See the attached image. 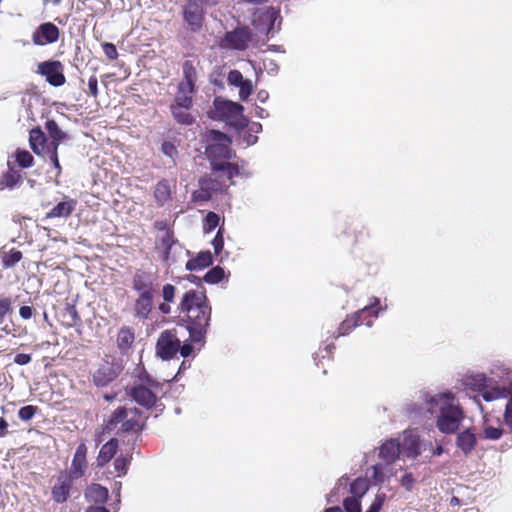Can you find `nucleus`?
I'll list each match as a JSON object with an SVG mask.
<instances>
[{
  "instance_id": "e433bc0d",
  "label": "nucleus",
  "mask_w": 512,
  "mask_h": 512,
  "mask_svg": "<svg viewBox=\"0 0 512 512\" xmlns=\"http://www.w3.org/2000/svg\"><path fill=\"white\" fill-rule=\"evenodd\" d=\"M225 271L221 266H214L204 275L203 280L208 284H217L223 280Z\"/></svg>"
},
{
  "instance_id": "680f3d73",
  "label": "nucleus",
  "mask_w": 512,
  "mask_h": 512,
  "mask_svg": "<svg viewBox=\"0 0 512 512\" xmlns=\"http://www.w3.org/2000/svg\"><path fill=\"white\" fill-rule=\"evenodd\" d=\"M196 82L183 80L178 84V90L177 92L185 93L192 95L196 92Z\"/></svg>"
},
{
  "instance_id": "4be33fe9",
  "label": "nucleus",
  "mask_w": 512,
  "mask_h": 512,
  "mask_svg": "<svg viewBox=\"0 0 512 512\" xmlns=\"http://www.w3.org/2000/svg\"><path fill=\"white\" fill-rule=\"evenodd\" d=\"M161 246L163 248V256L162 259L165 263H169L170 260V253L173 249L179 250L180 254H185V256L190 255L189 250H185L177 240L174 239L173 232L167 231L165 235L161 238Z\"/></svg>"
},
{
  "instance_id": "774afa93",
  "label": "nucleus",
  "mask_w": 512,
  "mask_h": 512,
  "mask_svg": "<svg viewBox=\"0 0 512 512\" xmlns=\"http://www.w3.org/2000/svg\"><path fill=\"white\" fill-rule=\"evenodd\" d=\"M34 309L31 306H21L19 309V315L23 320H29L32 318Z\"/></svg>"
},
{
  "instance_id": "13d9d810",
  "label": "nucleus",
  "mask_w": 512,
  "mask_h": 512,
  "mask_svg": "<svg viewBox=\"0 0 512 512\" xmlns=\"http://www.w3.org/2000/svg\"><path fill=\"white\" fill-rule=\"evenodd\" d=\"M244 80L245 79L239 70H231L228 73L227 81L229 85L239 87L244 82Z\"/></svg>"
},
{
  "instance_id": "0eeeda50",
  "label": "nucleus",
  "mask_w": 512,
  "mask_h": 512,
  "mask_svg": "<svg viewBox=\"0 0 512 512\" xmlns=\"http://www.w3.org/2000/svg\"><path fill=\"white\" fill-rule=\"evenodd\" d=\"M180 349V339L176 330H164L160 333L156 343V355L162 360H170Z\"/></svg>"
},
{
  "instance_id": "f257e3e1",
  "label": "nucleus",
  "mask_w": 512,
  "mask_h": 512,
  "mask_svg": "<svg viewBox=\"0 0 512 512\" xmlns=\"http://www.w3.org/2000/svg\"><path fill=\"white\" fill-rule=\"evenodd\" d=\"M421 400L427 406V412L436 415L435 424L439 432L450 435L458 431L465 418V412L452 391L446 390L435 394L423 392Z\"/></svg>"
},
{
  "instance_id": "ddd939ff",
  "label": "nucleus",
  "mask_w": 512,
  "mask_h": 512,
  "mask_svg": "<svg viewBox=\"0 0 512 512\" xmlns=\"http://www.w3.org/2000/svg\"><path fill=\"white\" fill-rule=\"evenodd\" d=\"M126 391L132 400L146 409H151L157 404V395L144 384H134L128 387Z\"/></svg>"
},
{
  "instance_id": "a211bd4d",
  "label": "nucleus",
  "mask_w": 512,
  "mask_h": 512,
  "mask_svg": "<svg viewBox=\"0 0 512 512\" xmlns=\"http://www.w3.org/2000/svg\"><path fill=\"white\" fill-rule=\"evenodd\" d=\"M74 479L66 476L65 473H60L57 477V482L52 488V499L56 503H64L70 496V491L73 485Z\"/></svg>"
},
{
  "instance_id": "8fccbe9b",
  "label": "nucleus",
  "mask_w": 512,
  "mask_h": 512,
  "mask_svg": "<svg viewBox=\"0 0 512 512\" xmlns=\"http://www.w3.org/2000/svg\"><path fill=\"white\" fill-rule=\"evenodd\" d=\"M49 159L53 167L57 170L56 176H60L62 173V167L58 158V149L55 146L50 147L48 153L46 154V158Z\"/></svg>"
},
{
  "instance_id": "1a4fd4ad",
  "label": "nucleus",
  "mask_w": 512,
  "mask_h": 512,
  "mask_svg": "<svg viewBox=\"0 0 512 512\" xmlns=\"http://www.w3.org/2000/svg\"><path fill=\"white\" fill-rule=\"evenodd\" d=\"M185 23L192 32H198L203 25L204 11L197 0L187 1L182 8Z\"/></svg>"
},
{
  "instance_id": "3c124183",
  "label": "nucleus",
  "mask_w": 512,
  "mask_h": 512,
  "mask_svg": "<svg viewBox=\"0 0 512 512\" xmlns=\"http://www.w3.org/2000/svg\"><path fill=\"white\" fill-rule=\"evenodd\" d=\"M386 498L387 496L384 492H378L366 512H380L384 502L386 501Z\"/></svg>"
},
{
  "instance_id": "39448f33",
  "label": "nucleus",
  "mask_w": 512,
  "mask_h": 512,
  "mask_svg": "<svg viewBox=\"0 0 512 512\" xmlns=\"http://www.w3.org/2000/svg\"><path fill=\"white\" fill-rule=\"evenodd\" d=\"M142 410L132 407L127 408L125 406L118 407L113 411L108 421L109 427L116 428L120 425L119 431L121 432H140L145 427V418L143 421H140L142 416Z\"/></svg>"
},
{
  "instance_id": "37998d69",
  "label": "nucleus",
  "mask_w": 512,
  "mask_h": 512,
  "mask_svg": "<svg viewBox=\"0 0 512 512\" xmlns=\"http://www.w3.org/2000/svg\"><path fill=\"white\" fill-rule=\"evenodd\" d=\"M200 189L198 191H195L193 193V197L195 200L199 201H208L212 197V192L208 188L209 182L206 180L201 179L199 181Z\"/></svg>"
},
{
  "instance_id": "dca6fc26",
  "label": "nucleus",
  "mask_w": 512,
  "mask_h": 512,
  "mask_svg": "<svg viewBox=\"0 0 512 512\" xmlns=\"http://www.w3.org/2000/svg\"><path fill=\"white\" fill-rule=\"evenodd\" d=\"M252 40V32L247 26L237 27L225 34L224 41L228 47L235 50H245Z\"/></svg>"
},
{
  "instance_id": "5701e85b",
  "label": "nucleus",
  "mask_w": 512,
  "mask_h": 512,
  "mask_svg": "<svg viewBox=\"0 0 512 512\" xmlns=\"http://www.w3.org/2000/svg\"><path fill=\"white\" fill-rule=\"evenodd\" d=\"M477 444V437L472 428H466L456 437V446L463 452L464 455H469Z\"/></svg>"
},
{
  "instance_id": "f3484780",
  "label": "nucleus",
  "mask_w": 512,
  "mask_h": 512,
  "mask_svg": "<svg viewBox=\"0 0 512 512\" xmlns=\"http://www.w3.org/2000/svg\"><path fill=\"white\" fill-rule=\"evenodd\" d=\"M87 447L84 443H81L77 446L76 451L74 453L71 466L68 471H64L63 473L70 478L77 480L84 476L85 471L87 469Z\"/></svg>"
},
{
  "instance_id": "e2e57ef3",
  "label": "nucleus",
  "mask_w": 512,
  "mask_h": 512,
  "mask_svg": "<svg viewBox=\"0 0 512 512\" xmlns=\"http://www.w3.org/2000/svg\"><path fill=\"white\" fill-rule=\"evenodd\" d=\"M211 244L214 248L215 254H219L224 247V238H223V234H222V228H219V230L217 231Z\"/></svg>"
},
{
  "instance_id": "6ab92c4d",
  "label": "nucleus",
  "mask_w": 512,
  "mask_h": 512,
  "mask_svg": "<svg viewBox=\"0 0 512 512\" xmlns=\"http://www.w3.org/2000/svg\"><path fill=\"white\" fill-rule=\"evenodd\" d=\"M155 295H138L133 305L134 317L140 321L150 318L154 308Z\"/></svg>"
},
{
  "instance_id": "603ef678",
  "label": "nucleus",
  "mask_w": 512,
  "mask_h": 512,
  "mask_svg": "<svg viewBox=\"0 0 512 512\" xmlns=\"http://www.w3.org/2000/svg\"><path fill=\"white\" fill-rule=\"evenodd\" d=\"M491 379L488 378L485 374H476L471 377V385L479 388L486 389L490 386Z\"/></svg>"
},
{
  "instance_id": "a18cd8bd",
  "label": "nucleus",
  "mask_w": 512,
  "mask_h": 512,
  "mask_svg": "<svg viewBox=\"0 0 512 512\" xmlns=\"http://www.w3.org/2000/svg\"><path fill=\"white\" fill-rule=\"evenodd\" d=\"M507 390L506 389H500V388H494L491 390H484L482 392V398L486 402H491L500 398H503L506 396Z\"/></svg>"
},
{
  "instance_id": "052dcab7",
  "label": "nucleus",
  "mask_w": 512,
  "mask_h": 512,
  "mask_svg": "<svg viewBox=\"0 0 512 512\" xmlns=\"http://www.w3.org/2000/svg\"><path fill=\"white\" fill-rule=\"evenodd\" d=\"M176 288L172 284H165L162 288V297L164 302H174Z\"/></svg>"
},
{
  "instance_id": "cd10ccee",
  "label": "nucleus",
  "mask_w": 512,
  "mask_h": 512,
  "mask_svg": "<svg viewBox=\"0 0 512 512\" xmlns=\"http://www.w3.org/2000/svg\"><path fill=\"white\" fill-rule=\"evenodd\" d=\"M45 127L51 139L49 148L55 146V148L58 149L60 142L66 140L68 135L61 130L57 122L53 119L47 120Z\"/></svg>"
},
{
  "instance_id": "423d86ee",
  "label": "nucleus",
  "mask_w": 512,
  "mask_h": 512,
  "mask_svg": "<svg viewBox=\"0 0 512 512\" xmlns=\"http://www.w3.org/2000/svg\"><path fill=\"white\" fill-rule=\"evenodd\" d=\"M379 304L380 299L373 297V301L369 305H366L358 312H356L351 318H347L341 323L340 327L338 328V334L335 336V338L348 334L353 328L359 324H362L363 318L368 313L372 312L374 317H378L379 312L386 309V307H378Z\"/></svg>"
},
{
  "instance_id": "c9c22d12",
  "label": "nucleus",
  "mask_w": 512,
  "mask_h": 512,
  "mask_svg": "<svg viewBox=\"0 0 512 512\" xmlns=\"http://www.w3.org/2000/svg\"><path fill=\"white\" fill-rule=\"evenodd\" d=\"M22 259V252L13 248L2 255V263L5 269L14 267Z\"/></svg>"
},
{
  "instance_id": "9b49d317",
  "label": "nucleus",
  "mask_w": 512,
  "mask_h": 512,
  "mask_svg": "<svg viewBox=\"0 0 512 512\" xmlns=\"http://www.w3.org/2000/svg\"><path fill=\"white\" fill-rule=\"evenodd\" d=\"M401 454L408 458L415 460L422 453V439L420 436L411 430L403 432L401 440H399Z\"/></svg>"
},
{
  "instance_id": "393cba45",
  "label": "nucleus",
  "mask_w": 512,
  "mask_h": 512,
  "mask_svg": "<svg viewBox=\"0 0 512 512\" xmlns=\"http://www.w3.org/2000/svg\"><path fill=\"white\" fill-rule=\"evenodd\" d=\"M117 449L118 439L111 438L101 447L96 459V465L98 467H103L104 465H106L115 456Z\"/></svg>"
},
{
  "instance_id": "a19ab883",
  "label": "nucleus",
  "mask_w": 512,
  "mask_h": 512,
  "mask_svg": "<svg viewBox=\"0 0 512 512\" xmlns=\"http://www.w3.org/2000/svg\"><path fill=\"white\" fill-rule=\"evenodd\" d=\"M193 106V98L192 95L177 92L174 98V102L170 105V107H180V108H192Z\"/></svg>"
},
{
  "instance_id": "2eb2a0df",
  "label": "nucleus",
  "mask_w": 512,
  "mask_h": 512,
  "mask_svg": "<svg viewBox=\"0 0 512 512\" xmlns=\"http://www.w3.org/2000/svg\"><path fill=\"white\" fill-rule=\"evenodd\" d=\"M280 18L279 11L273 7L267 8L264 12L255 14L253 25L257 30L269 36L274 34L275 23Z\"/></svg>"
},
{
  "instance_id": "2f4dec72",
  "label": "nucleus",
  "mask_w": 512,
  "mask_h": 512,
  "mask_svg": "<svg viewBox=\"0 0 512 512\" xmlns=\"http://www.w3.org/2000/svg\"><path fill=\"white\" fill-rule=\"evenodd\" d=\"M134 332L129 327H122L117 334V345L118 348L125 352L127 351L134 342Z\"/></svg>"
},
{
  "instance_id": "338daca9",
  "label": "nucleus",
  "mask_w": 512,
  "mask_h": 512,
  "mask_svg": "<svg viewBox=\"0 0 512 512\" xmlns=\"http://www.w3.org/2000/svg\"><path fill=\"white\" fill-rule=\"evenodd\" d=\"M32 357L30 354L19 353L14 357V363L18 365H27L31 362Z\"/></svg>"
},
{
  "instance_id": "412c9836",
  "label": "nucleus",
  "mask_w": 512,
  "mask_h": 512,
  "mask_svg": "<svg viewBox=\"0 0 512 512\" xmlns=\"http://www.w3.org/2000/svg\"><path fill=\"white\" fill-rule=\"evenodd\" d=\"M400 455L401 450L399 446V440L397 439L386 440L379 447V458L387 464H393L397 459H399Z\"/></svg>"
},
{
  "instance_id": "58836bf2",
  "label": "nucleus",
  "mask_w": 512,
  "mask_h": 512,
  "mask_svg": "<svg viewBox=\"0 0 512 512\" xmlns=\"http://www.w3.org/2000/svg\"><path fill=\"white\" fill-rule=\"evenodd\" d=\"M132 456L130 454L119 455L114 461V469L117 472V476L121 477L127 473L130 465Z\"/></svg>"
},
{
  "instance_id": "4d7b16f0",
  "label": "nucleus",
  "mask_w": 512,
  "mask_h": 512,
  "mask_svg": "<svg viewBox=\"0 0 512 512\" xmlns=\"http://www.w3.org/2000/svg\"><path fill=\"white\" fill-rule=\"evenodd\" d=\"M503 422L510 432H512V394L510 395L503 414Z\"/></svg>"
},
{
  "instance_id": "473e14b6",
  "label": "nucleus",
  "mask_w": 512,
  "mask_h": 512,
  "mask_svg": "<svg viewBox=\"0 0 512 512\" xmlns=\"http://www.w3.org/2000/svg\"><path fill=\"white\" fill-rule=\"evenodd\" d=\"M20 174L12 168L3 172L0 176V190L5 188L13 189L20 181Z\"/></svg>"
},
{
  "instance_id": "5fc2aeb1",
  "label": "nucleus",
  "mask_w": 512,
  "mask_h": 512,
  "mask_svg": "<svg viewBox=\"0 0 512 512\" xmlns=\"http://www.w3.org/2000/svg\"><path fill=\"white\" fill-rule=\"evenodd\" d=\"M37 409L38 408L36 406L26 405L19 409L18 417L22 421H29L34 417L35 413L37 412Z\"/></svg>"
},
{
  "instance_id": "6e6552de",
  "label": "nucleus",
  "mask_w": 512,
  "mask_h": 512,
  "mask_svg": "<svg viewBox=\"0 0 512 512\" xmlns=\"http://www.w3.org/2000/svg\"><path fill=\"white\" fill-rule=\"evenodd\" d=\"M63 64L58 60H47L38 65L37 73L44 76L46 81L54 87H60L65 84Z\"/></svg>"
},
{
  "instance_id": "a878e982",
  "label": "nucleus",
  "mask_w": 512,
  "mask_h": 512,
  "mask_svg": "<svg viewBox=\"0 0 512 512\" xmlns=\"http://www.w3.org/2000/svg\"><path fill=\"white\" fill-rule=\"evenodd\" d=\"M391 465L386 462H380L372 466L371 481L374 485H380L393 476Z\"/></svg>"
},
{
  "instance_id": "72a5a7b5",
  "label": "nucleus",
  "mask_w": 512,
  "mask_h": 512,
  "mask_svg": "<svg viewBox=\"0 0 512 512\" xmlns=\"http://www.w3.org/2000/svg\"><path fill=\"white\" fill-rule=\"evenodd\" d=\"M241 168H243V165L240 167V165L238 163H231V162H228V160H227L225 162H221V164L218 165L217 167H214L213 171L224 172L226 177L229 180H231L235 176H239L242 174Z\"/></svg>"
},
{
  "instance_id": "f704fd0d",
  "label": "nucleus",
  "mask_w": 512,
  "mask_h": 512,
  "mask_svg": "<svg viewBox=\"0 0 512 512\" xmlns=\"http://www.w3.org/2000/svg\"><path fill=\"white\" fill-rule=\"evenodd\" d=\"M369 489V485L366 479H363L361 477L356 478L351 484H350V492L352 494V497H357L361 499L366 492Z\"/></svg>"
},
{
  "instance_id": "c03bdc74",
  "label": "nucleus",
  "mask_w": 512,
  "mask_h": 512,
  "mask_svg": "<svg viewBox=\"0 0 512 512\" xmlns=\"http://www.w3.org/2000/svg\"><path fill=\"white\" fill-rule=\"evenodd\" d=\"M64 310H65V316L68 317V319L70 321L68 324L69 326H76L81 323V318L77 312L75 305L66 303Z\"/></svg>"
},
{
  "instance_id": "f8f14e48",
  "label": "nucleus",
  "mask_w": 512,
  "mask_h": 512,
  "mask_svg": "<svg viewBox=\"0 0 512 512\" xmlns=\"http://www.w3.org/2000/svg\"><path fill=\"white\" fill-rule=\"evenodd\" d=\"M121 370L118 363L105 361L93 373L92 381L97 387H106L119 376Z\"/></svg>"
},
{
  "instance_id": "69168bd1",
  "label": "nucleus",
  "mask_w": 512,
  "mask_h": 512,
  "mask_svg": "<svg viewBox=\"0 0 512 512\" xmlns=\"http://www.w3.org/2000/svg\"><path fill=\"white\" fill-rule=\"evenodd\" d=\"M88 88H89L90 94L96 98L98 96V80L95 75H92L89 78Z\"/></svg>"
},
{
  "instance_id": "c756f323",
  "label": "nucleus",
  "mask_w": 512,
  "mask_h": 512,
  "mask_svg": "<svg viewBox=\"0 0 512 512\" xmlns=\"http://www.w3.org/2000/svg\"><path fill=\"white\" fill-rule=\"evenodd\" d=\"M74 208V200L61 201L46 214V218H66L71 215Z\"/></svg>"
},
{
  "instance_id": "aec40b11",
  "label": "nucleus",
  "mask_w": 512,
  "mask_h": 512,
  "mask_svg": "<svg viewBox=\"0 0 512 512\" xmlns=\"http://www.w3.org/2000/svg\"><path fill=\"white\" fill-rule=\"evenodd\" d=\"M29 144L36 155L46 158V154L49 150V142L41 128H33L30 131Z\"/></svg>"
},
{
  "instance_id": "20e7f679",
  "label": "nucleus",
  "mask_w": 512,
  "mask_h": 512,
  "mask_svg": "<svg viewBox=\"0 0 512 512\" xmlns=\"http://www.w3.org/2000/svg\"><path fill=\"white\" fill-rule=\"evenodd\" d=\"M231 139L219 130H209L205 137V155L210 162L211 169L217 167L221 162L236 157L231 148Z\"/></svg>"
},
{
  "instance_id": "b1692460",
  "label": "nucleus",
  "mask_w": 512,
  "mask_h": 512,
  "mask_svg": "<svg viewBox=\"0 0 512 512\" xmlns=\"http://www.w3.org/2000/svg\"><path fill=\"white\" fill-rule=\"evenodd\" d=\"M154 198L158 206L162 207L172 198V186L169 180L162 179L154 188Z\"/></svg>"
},
{
  "instance_id": "bf43d9fd",
  "label": "nucleus",
  "mask_w": 512,
  "mask_h": 512,
  "mask_svg": "<svg viewBox=\"0 0 512 512\" xmlns=\"http://www.w3.org/2000/svg\"><path fill=\"white\" fill-rule=\"evenodd\" d=\"M416 482L415 477L411 472L405 473L400 479V485L407 491L411 492L413 490L414 484Z\"/></svg>"
},
{
  "instance_id": "9d476101",
  "label": "nucleus",
  "mask_w": 512,
  "mask_h": 512,
  "mask_svg": "<svg viewBox=\"0 0 512 512\" xmlns=\"http://www.w3.org/2000/svg\"><path fill=\"white\" fill-rule=\"evenodd\" d=\"M157 277L149 272L137 271L132 278V288L138 295H155L158 292Z\"/></svg>"
},
{
  "instance_id": "79ce46f5",
  "label": "nucleus",
  "mask_w": 512,
  "mask_h": 512,
  "mask_svg": "<svg viewBox=\"0 0 512 512\" xmlns=\"http://www.w3.org/2000/svg\"><path fill=\"white\" fill-rule=\"evenodd\" d=\"M220 217L215 212H208L204 218L203 231L204 233H210L219 225Z\"/></svg>"
},
{
  "instance_id": "6e6d98bb",
  "label": "nucleus",
  "mask_w": 512,
  "mask_h": 512,
  "mask_svg": "<svg viewBox=\"0 0 512 512\" xmlns=\"http://www.w3.org/2000/svg\"><path fill=\"white\" fill-rule=\"evenodd\" d=\"M13 311L12 302L10 298H0V324L4 322V318L7 314Z\"/></svg>"
},
{
  "instance_id": "7c9ffc66",
  "label": "nucleus",
  "mask_w": 512,
  "mask_h": 512,
  "mask_svg": "<svg viewBox=\"0 0 512 512\" xmlns=\"http://www.w3.org/2000/svg\"><path fill=\"white\" fill-rule=\"evenodd\" d=\"M190 108L170 107L171 114L174 120L183 126H191L196 122V118L190 112Z\"/></svg>"
},
{
  "instance_id": "bb28decb",
  "label": "nucleus",
  "mask_w": 512,
  "mask_h": 512,
  "mask_svg": "<svg viewBox=\"0 0 512 512\" xmlns=\"http://www.w3.org/2000/svg\"><path fill=\"white\" fill-rule=\"evenodd\" d=\"M213 264V257L210 251H201L195 258L186 262L185 268L188 271L201 270Z\"/></svg>"
},
{
  "instance_id": "0e129e2a",
  "label": "nucleus",
  "mask_w": 512,
  "mask_h": 512,
  "mask_svg": "<svg viewBox=\"0 0 512 512\" xmlns=\"http://www.w3.org/2000/svg\"><path fill=\"white\" fill-rule=\"evenodd\" d=\"M102 48L109 60H115L118 57L116 46L113 43L105 42L102 44Z\"/></svg>"
},
{
  "instance_id": "de8ad7c7",
  "label": "nucleus",
  "mask_w": 512,
  "mask_h": 512,
  "mask_svg": "<svg viewBox=\"0 0 512 512\" xmlns=\"http://www.w3.org/2000/svg\"><path fill=\"white\" fill-rule=\"evenodd\" d=\"M161 152L169 157L173 164H175V160L178 156V150L177 147L172 143L171 141H164L161 145Z\"/></svg>"
},
{
  "instance_id": "ea45409f",
  "label": "nucleus",
  "mask_w": 512,
  "mask_h": 512,
  "mask_svg": "<svg viewBox=\"0 0 512 512\" xmlns=\"http://www.w3.org/2000/svg\"><path fill=\"white\" fill-rule=\"evenodd\" d=\"M503 433L504 430L501 427L487 425L483 428L480 438L490 441H496L502 437Z\"/></svg>"
},
{
  "instance_id": "7ed1b4c3",
  "label": "nucleus",
  "mask_w": 512,
  "mask_h": 512,
  "mask_svg": "<svg viewBox=\"0 0 512 512\" xmlns=\"http://www.w3.org/2000/svg\"><path fill=\"white\" fill-rule=\"evenodd\" d=\"M243 111L244 107L240 103L216 96L213 100V107L207 114L212 120L223 121L236 130H243L249 124Z\"/></svg>"
},
{
  "instance_id": "c85d7f7f",
  "label": "nucleus",
  "mask_w": 512,
  "mask_h": 512,
  "mask_svg": "<svg viewBox=\"0 0 512 512\" xmlns=\"http://www.w3.org/2000/svg\"><path fill=\"white\" fill-rule=\"evenodd\" d=\"M87 499L95 504H104L109 496L108 489L100 484H92L85 493Z\"/></svg>"
},
{
  "instance_id": "49530a36",
  "label": "nucleus",
  "mask_w": 512,
  "mask_h": 512,
  "mask_svg": "<svg viewBox=\"0 0 512 512\" xmlns=\"http://www.w3.org/2000/svg\"><path fill=\"white\" fill-rule=\"evenodd\" d=\"M361 499L357 497H347L343 501V507L346 512H362Z\"/></svg>"
},
{
  "instance_id": "4468645a",
  "label": "nucleus",
  "mask_w": 512,
  "mask_h": 512,
  "mask_svg": "<svg viewBox=\"0 0 512 512\" xmlns=\"http://www.w3.org/2000/svg\"><path fill=\"white\" fill-rule=\"evenodd\" d=\"M59 28L52 22L40 24L32 34V42L37 46H44L58 41Z\"/></svg>"
},
{
  "instance_id": "09e8293b",
  "label": "nucleus",
  "mask_w": 512,
  "mask_h": 512,
  "mask_svg": "<svg viewBox=\"0 0 512 512\" xmlns=\"http://www.w3.org/2000/svg\"><path fill=\"white\" fill-rule=\"evenodd\" d=\"M182 70L184 76L183 80L196 82L197 73L192 61L186 60L182 65Z\"/></svg>"
},
{
  "instance_id": "f03ea898",
  "label": "nucleus",
  "mask_w": 512,
  "mask_h": 512,
  "mask_svg": "<svg viewBox=\"0 0 512 512\" xmlns=\"http://www.w3.org/2000/svg\"><path fill=\"white\" fill-rule=\"evenodd\" d=\"M180 314L187 317V330L194 343L205 340L211 320L212 308L204 291L188 290L178 305Z\"/></svg>"
},
{
  "instance_id": "4c0bfd02",
  "label": "nucleus",
  "mask_w": 512,
  "mask_h": 512,
  "mask_svg": "<svg viewBox=\"0 0 512 512\" xmlns=\"http://www.w3.org/2000/svg\"><path fill=\"white\" fill-rule=\"evenodd\" d=\"M15 159L21 168H30L34 165V158L32 154L24 149H17L15 151Z\"/></svg>"
},
{
  "instance_id": "864d4df0",
  "label": "nucleus",
  "mask_w": 512,
  "mask_h": 512,
  "mask_svg": "<svg viewBox=\"0 0 512 512\" xmlns=\"http://www.w3.org/2000/svg\"><path fill=\"white\" fill-rule=\"evenodd\" d=\"M238 88L239 98L242 101H246L247 98L253 93V83L249 79H245L244 82Z\"/></svg>"
}]
</instances>
